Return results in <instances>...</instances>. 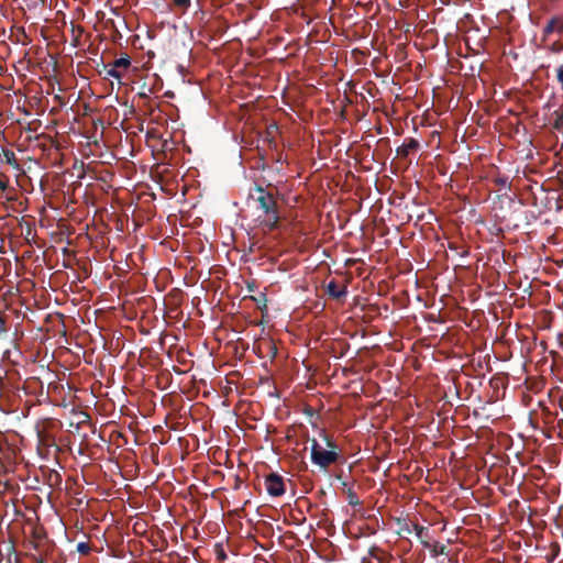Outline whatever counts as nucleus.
<instances>
[{
  "label": "nucleus",
  "instance_id": "19",
  "mask_svg": "<svg viewBox=\"0 0 563 563\" xmlns=\"http://www.w3.org/2000/svg\"><path fill=\"white\" fill-rule=\"evenodd\" d=\"M9 186V178L0 173V191H4Z\"/></svg>",
  "mask_w": 563,
  "mask_h": 563
},
{
  "label": "nucleus",
  "instance_id": "10",
  "mask_svg": "<svg viewBox=\"0 0 563 563\" xmlns=\"http://www.w3.org/2000/svg\"><path fill=\"white\" fill-rule=\"evenodd\" d=\"M99 74H104L106 77L115 78L117 80L122 78V73L113 66L103 65V69L99 70Z\"/></svg>",
  "mask_w": 563,
  "mask_h": 563
},
{
  "label": "nucleus",
  "instance_id": "3",
  "mask_svg": "<svg viewBox=\"0 0 563 563\" xmlns=\"http://www.w3.org/2000/svg\"><path fill=\"white\" fill-rule=\"evenodd\" d=\"M265 486L272 497H279L285 493L284 479L277 473H271L266 476Z\"/></svg>",
  "mask_w": 563,
  "mask_h": 563
},
{
  "label": "nucleus",
  "instance_id": "27",
  "mask_svg": "<svg viewBox=\"0 0 563 563\" xmlns=\"http://www.w3.org/2000/svg\"><path fill=\"white\" fill-rule=\"evenodd\" d=\"M40 563H43V561L41 560Z\"/></svg>",
  "mask_w": 563,
  "mask_h": 563
},
{
  "label": "nucleus",
  "instance_id": "4",
  "mask_svg": "<svg viewBox=\"0 0 563 563\" xmlns=\"http://www.w3.org/2000/svg\"><path fill=\"white\" fill-rule=\"evenodd\" d=\"M325 294L329 295L330 298L343 299L346 297L347 289L345 285L339 287L335 280H331L328 285H325Z\"/></svg>",
  "mask_w": 563,
  "mask_h": 563
},
{
  "label": "nucleus",
  "instance_id": "5",
  "mask_svg": "<svg viewBox=\"0 0 563 563\" xmlns=\"http://www.w3.org/2000/svg\"><path fill=\"white\" fill-rule=\"evenodd\" d=\"M419 148V142L415 139H407L401 146L397 148V154L401 157L408 156L411 152H416Z\"/></svg>",
  "mask_w": 563,
  "mask_h": 563
},
{
  "label": "nucleus",
  "instance_id": "22",
  "mask_svg": "<svg viewBox=\"0 0 563 563\" xmlns=\"http://www.w3.org/2000/svg\"><path fill=\"white\" fill-rule=\"evenodd\" d=\"M410 525H411V529H412V531H415V533H416V534H417V530H418V529H427L426 527H422V526H420V525H419V523H417V522H412V523H410Z\"/></svg>",
  "mask_w": 563,
  "mask_h": 563
},
{
  "label": "nucleus",
  "instance_id": "15",
  "mask_svg": "<svg viewBox=\"0 0 563 563\" xmlns=\"http://www.w3.org/2000/svg\"><path fill=\"white\" fill-rule=\"evenodd\" d=\"M347 503L351 506H358L362 504L356 490H352V489L347 490Z\"/></svg>",
  "mask_w": 563,
  "mask_h": 563
},
{
  "label": "nucleus",
  "instance_id": "13",
  "mask_svg": "<svg viewBox=\"0 0 563 563\" xmlns=\"http://www.w3.org/2000/svg\"><path fill=\"white\" fill-rule=\"evenodd\" d=\"M493 184L498 189H509L510 188V181L507 176H495L493 178Z\"/></svg>",
  "mask_w": 563,
  "mask_h": 563
},
{
  "label": "nucleus",
  "instance_id": "23",
  "mask_svg": "<svg viewBox=\"0 0 563 563\" xmlns=\"http://www.w3.org/2000/svg\"><path fill=\"white\" fill-rule=\"evenodd\" d=\"M8 553H9V555H11V554H14V553H15L14 545L8 547ZM8 563H12V562L10 561V556L8 558Z\"/></svg>",
  "mask_w": 563,
  "mask_h": 563
},
{
  "label": "nucleus",
  "instance_id": "18",
  "mask_svg": "<svg viewBox=\"0 0 563 563\" xmlns=\"http://www.w3.org/2000/svg\"><path fill=\"white\" fill-rule=\"evenodd\" d=\"M77 550L81 554H88L91 551V548L87 542H79L77 545Z\"/></svg>",
  "mask_w": 563,
  "mask_h": 563
},
{
  "label": "nucleus",
  "instance_id": "8",
  "mask_svg": "<svg viewBox=\"0 0 563 563\" xmlns=\"http://www.w3.org/2000/svg\"><path fill=\"white\" fill-rule=\"evenodd\" d=\"M552 118H554L551 122L552 129L563 132V106L552 113Z\"/></svg>",
  "mask_w": 563,
  "mask_h": 563
},
{
  "label": "nucleus",
  "instance_id": "1",
  "mask_svg": "<svg viewBox=\"0 0 563 563\" xmlns=\"http://www.w3.org/2000/svg\"><path fill=\"white\" fill-rule=\"evenodd\" d=\"M250 198L255 200L257 208L263 211L265 218L260 222L266 231H275L279 228L280 211L276 197L265 187L255 186Z\"/></svg>",
  "mask_w": 563,
  "mask_h": 563
},
{
  "label": "nucleus",
  "instance_id": "11",
  "mask_svg": "<svg viewBox=\"0 0 563 563\" xmlns=\"http://www.w3.org/2000/svg\"><path fill=\"white\" fill-rule=\"evenodd\" d=\"M427 549L430 551L431 556H433V558H437L439 555H442V554L446 553L445 552V545L440 543V542H438V541L433 542V543L430 542V548H427Z\"/></svg>",
  "mask_w": 563,
  "mask_h": 563
},
{
  "label": "nucleus",
  "instance_id": "25",
  "mask_svg": "<svg viewBox=\"0 0 563 563\" xmlns=\"http://www.w3.org/2000/svg\"><path fill=\"white\" fill-rule=\"evenodd\" d=\"M219 558L225 559V553L219 554Z\"/></svg>",
  "mask_w": 563,
  "mask_h": 563
},
{
  "label": "nucleus",
  "instance_id": "20",
  "mask_svg": "<svg viewBox=\"0 0 563 563\" xmlns=\"http://www.w3.org/2000/svg\"><path fill=\"white\" fill-rule=\"evenodd\" d=\"M4 157H5L7 163H9V164H15L16 163V158H15L14 152L5 151L4 152Z\"/></svg>",
  "mask_w": 563,
  "mask_h": 563
},
{
  "label": "nucleus",
  "instance_id": "26",
  "mask_svg": "<svg viewBox=\"0 0 563 563\" xmlns=\"http://www.w3.org/2000/svg\"><path fill=\"white\" fill-rule=\"evenodd\" d=\"M2 452V445L0 444V453Z\"/></svg>",
  "mask_w": 563,
  "mask_h": 563
},
{
  "label": "nucleus",
  "instance_id": "2",
  "mask_svg": "<svg viewBox=\"0 0 563 563\" xmlns=\"http://www.w3.org/2000/svg\"><path fill=\"white\" fill-rule=\"evenodd\" d=\"M322 438L328 449H324L317 439H311L310 460L312 464L325 470L338 462L340 453L336 443L324 431H322Z\"/></svg>",
  "mask_w": 563,
  "mask_h": 563
},
{
  "label": "nucleus",
  "instance_id": "24",
  "mask_svg": "<svg viewBox=\"0 0 563 563\" xmlns=\"http://www.w3.org/2000/svg\"><path fill=\"white\" fill-rule=\"evenodd\" d=\"M219 558L225 559V553L219 554Z\"/></svg>",
  "mask_w": 563,
  "mask_h": 563
},
{
  "label": "nucleus",
  "instance_id": "6",
  "mask_svg": "<svg viewBox=\"0 0 563 563\" xmlns=\"http://www.w3.org/2000/svg\"><path fill=\"white\" fill-rule=\"evenodd\" d=\"M73 417L75 421L70 422V427L75 426V429L77 430H79L82 424H86L91 420V417L82 410L74 411Z\"/></svg>",
  "mask_w": 563,
  "mask_h": 563
},
{
  "label": "nucleus",
  "instance_id": "21",
  "mask_svg": "<svg viewBox=\"0 0 563 563\" xmlns=\"http://www.w3.org/2000/svg\"><path fill=\"white\" fill-rule=\"evenodd\" d=\"M558 80L563 87V65L558 67Z\"/></svg>",
  "mask_w": 563,
  "mask_h": 563
},
{
  "label": "nucleus",
  "instance_id": "7",
  "mask_svg": "<svg viewBox=\"0 0 563 563\" xmlns=\"http://www.w3.org/2000/svg\"><path fill=\"white\" fill-rule=\"evenodd\" d=\"M563 32V21L561 20V18H552L549 20L545 29H544V33L545 34H550L552 32Z\"/></svg>",
  "mask_w": 563,
  "mask_h": 563
},
{
  "label": "nucleus",
  "instance_id": "16",
  "mask_svg": "<svg viewBox=\"0 0 563 563\" xmlns=\"http://www.w3.org/2000/svg\"><path fill=\"white\" fill-rule=\"evenodd\" d=\"M252 299L257 303V308L266 309L267 298H266L265 294H262V296H260V297H252Z\"/></svg>",
  "mask_w": 563,
  "mask_h": 563
},
{
  "label": "nucleus",
  "instance_id": "17",
  "mask_svg": "<svg viewBox=\"0 0 563 563\" xmlns=\"http://www.w3.org/2000/svg\"><path fill=\"white\" fill-rule=\"evenodd\" d=\"M174 5L186 11L190 5V0H173Z\"/></svg>",
  "mask_w": 563,
  "mask_h": 563
},
{
  "label": "nucleus",
  "instance_id": "14",
  "mask_svg": "<svg viewBox=\"0 0 563 563\" xmlns=\"http://www.w3.org/2000/svg\"><path fill=\"white\" fill-rule=\"evenodd\" d=\"M398 526H399V530H398V534L400 537H405V536H409L412 533V529H411V525L410 522L406 521V520H400L398 519Z\"/></svg>",
  "mask_w": 563,
  "mask_h": 563
},
{
  "label": "nucleus",
  "instance_id": "9",
  "mask_svg": "<svg viewBox=\"0 0 563 563\" xmlns=\"http://www.w3.org/2000/svg\"><path fill=\"white\" fill-rule=\"evenodd\" d=\"M416 537L424 548H430L431 536L428 528H418Z\"/></svg>",
  "mask_w": 563,
  "mask_h": 563
},
{
  "label": "nucleus",
  "instance_id": "12",
  "mask_svg": "<svg viewBox=\"0 0 563 563\" xmlns=\"http://www.w3.org/2000/svg\"><path fill=\"white\" fill-rule=\"evenodd\" d=\"M112 67L117 69L131 67V57L128 54L122 55L120 58L114 59Z\"/></svg>",
  "mask_w": 563,
  "mask_h": 563
}]
</instances>
